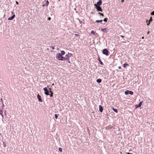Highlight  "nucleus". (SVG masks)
<instances>
[{
    "label": "nucleus",
    "mask_w": 154,
    "mask_h": 154,
    "mask_svg": "<svg viewBox=\"0 0 154 154\" xmlns=\"http://www.w3.org/2000/svg\"><path fill=\"white\" fill-rule=\"evenodd\" d=\"M56 58L57 59L59 60H63V57L59 54L57 55Z\"/></svg>",
    "instance_id": "nucleus-1"
},
{
    "label": "nucleus",
    "mask_w": 154,
    "mask_h": 154,
    "mask_svg": "<svg viewBox=\"0 0 154 154\" xmlns=\"http://www.w3.org/2000/svg\"><path fill=\"white\" fill-rule=\"evenodd\" d=\"M44 90L45 91V94L47 95H49L50 96L51 94L49 93V92L48 90L47 89V88L46 87H45L43 88Z\"/></svg>",
    "instance_id": "nucleus-2"
},
{
    "label": "nucleus",
    "mask_w": 154,
    "mask_h": 154,
    "mask_svg": "<svg viewBox=\"0 0 154 154\" xmlns=\"http://www.w3.org/2000/svg\"><path fill=\"white\" fill-rule=\"evenodd\" d=\"M94 6H95V8L97 9L98 11H102V10L101 8L99 6H98L96 4L94 5Z\"/></svg>",
    "instance_id": "nucleus-3"
},
{
    "label": "nucleus",
    "mask_w": 154,
    "mask_h": 154,
    "mask_svg": "<svg viewBox=\"0 0 154 154\" xmlns=\"http://www.w3.org/2000/svg\"><path fill=\"white\" fill-rule=\"evenodd\" d=\"M125 94L126 95H127L128 94H130L131 95H133L134 94V93L132 91L127 90L125 92Z\"/></svg>",
    "instance_id": "nucleus-4"
},
{
    "label": "nucleus",
    "mask_w": 154,
    "mask_h": 154,
    "mask_svg": "<svg viewBox=\"0 0 154 154\" xmlns=\"http://www.w3.org/2000/svg\"><path fill=\"white\" fill-rule=\"evenodd\" d=\"M103 53L106 55H108V52L107 49H104L103 51Z\"/></svg>",
    "instance_id": "nucleus-5"
},
{
    "label": "nucleus",
    "mask_w": 154,
    "mask_h": 154,
    "mask_svg": "<svg viewBox=\"0 0 154 154\" xmlns=\"http://www.w3.org/2000/svg\"><path fill=\"white\" fill-rule=\"evenodd\" d=\"M37 98L38 99L39 101L40 102H42V98L40 95L38 94L37 95Z\"/></svg>",
    "instance_id": "nucleus-6"
},
{
    "label": "nucleus",
    "mask_w": 154,
    "mask_h": 154,
    "mask_svg": "<svg viewBox=\"0 0 154 154\" xmlns=\"http://www.w3.org/2000/svg\"><path fill=\"white\" fill-rule=\"evenodd\" d=\"M48 90L49 91V93H51V95H50V97H53V93L52 92V91H51V88H48Z\"/></svg>",
    "instance_id": "nucleus-7"
},
{
    "label": "nucleus",
    "mask_w": 154,
    "mask_h": 154,
    "mask_svg": "<svg viewBox=\"0 0 154 154\" xmlns=\"http://www.w3.org/2000/svg\"><path fill=\"white\" fill-rule=\"evenodd\" d=\"M99 111L101 112H102L103 111V108L102 106L101 105H99Z\"/></svg>",
    "instance_id": "nucleus-8"
},
{
    "label": "nucleus",
    "mask_w": 154,
    "mask_h": 154,
    "mask_svg": "<svg viewBox=\"0 0 154 154\" xmlns=\"http://www.w3.org/2000/svg\"><path fill=\"white\" fill-rule=\"evenodd\" d=\"M102 1L101 0H99L98 2L97 3V5H98V6H100V5L101 4H102Z\"/></svg>",
    "instance_id": "nucleus-9"
},
{
    "label": "nucleus",
    "mask_w": 154,
    "mask_h": 154,
    "mask_svg": "<svg viewBox=\"0 0 154 154\" xmlns=\"http://www.w3.org/2000/svg\"><path fill=\"white\" fill-rule=\"evenodd\" d=\"M15 15L14 14L12 17H9L8 18V20H11L13 19L15 17Z\"/></svg>",
    "instance_id": "nucleus-10"
},
{
    "label": "nucleus",
    "mask_w": 154,
    "mask_h": 154,
    "mask_svg": "<svg viewBox=\"0 0 154 154\" xmlns=\"http://www.w3.org/2000/svg\"><path fill=\"white\" fill-rule=\"evenodd\" d=\"M112 128V126L111 125H109L108 126H107L106 127V129L108 130L109 129H110Z\"/></svg>",
    "instance_id": "nucleus-11"
},
{
    "label": "nucleus",
    "mask_w": 154,
    "mask_h": 154,
    "mask_svg": "<svg viewBox=\"0 0 154 154\" xmlns=\"http://www.w3.org/2000/svg\"><path fill=\"white\" fill-rule=\"evenodd\" d=\"M142 102H141L138 105H136V108H138L140 107L142 105Z\"/></svg>",
    "instance_id": "nucleus-12"
},
{
    "label": "nucleus",
    "mask_w": 154,
    "mask_h": 154,
    "mask_svg": "<svg viewBox=\"0 0 154 154\" xmlns=\"http://www.w3.org/2000/svg\"><path fill=\"white\" fill-rule=\"evenodd\" d=\"M97 82L98 83H100L101 82L102 80L100 79H98L96 80Z\"/></svg>",
    "instance_id": "nucleus-13"
},
{
    "label": "nucleus",
    "mask_w": 154,
    "mask_h": 154,
    "mask_svg": "<svg viewBox=\"0 0 154 154\" xmlns=\"http://www.w3.org/2000/svg\"><path fill=\"white\" fill-rule=\"evenodd\" d=\"M152 20H153L152 19V17H151L149 21V23H147V25L148 26H149L150 24V22H152Z\"/></svg>",
    "instance_id": "nucleus-14"
},
{
    "label": "nucleus",
    "mask_w": 154,
    "mask_h": 154,
    "mask_svg": "<svg viewBox=\"0 0 154 154\" xmlns=\"http://www.w3.org/2000/svg\"><path fill=\"white\" fill-rule=\"evenodd\" d=\"M69 60V63H70V61L69 59H68L67 57H63V60Z\"/></svg>",
    "instance_id": "nucleus-15"
},
{
    "label": "nucleus",
    "mask_w": 154,
    "mask_h": 154,
    "mask_svg": "<svg viewBox=\"0 0 154 154\" xmlns=\"http://www.w3.org/2000/svg\"><path fill=\"white\" fill-rule=\"evenodd\" d=\"M65 54V52L63 51H61L60 53H59L61 55H64Z\"/></svg>",
    "instance_id": "nucleus-16"
},
{
    "label": "nucleus",
    "mask_w": 154,
    "mask_h": 154,
    "mask_svg": "<svg viewBox=\"0 0 154 154\" xmlns=\"http://www.w3.org/2000/svg\"><path fill=\"white\" fill-rule=\"evenodd\" d=\"M3 111H2V109H0V115H1L2 117H4L3 116Z\"/></svg>",
    "instance_id": "nucleus-17"
},
{
    "label": "nucleus",
    "mask_w": 154,
    "mask_h": 154,
    "mask_svg": "<svg viewBox=\"0 0 154 154\" xmlns=\"http://www.w3.org/2000/svg\"><path fill=\"white\" fill-rule=\"evenodd\" d=\"M112 109L113 110V111L115 112L116 113L118 112V110L116 109H115L114 108H112Z\"/></svg>",
    "instance_id": "nucleus-18"
},
{
    "label": "nucleus",
    "mask_w": 154,
    "mask_h": 154,
    "mask_svg": "<svg viewBox=\"0 0 154 154\" xmlns=\"http://www.w3.org/2000/svg\"><path fill=\"white\" fill-rule=\"evenodd\" d=\"M106 29H107L106 28H104V29H101V30L102 31H103V32H106Z\"/></svg>",
    "instance_id": "nucleus-19"
},
{
    "label": "nucleus",
    "mask_w": 154,
    "mask_h": 154,
    "mask_svg": "<svg viewBox=\"0 0 154 154\" xmlns=\"http://www.w3.org/2000/svg\"><path fill=\"white\" fill-rule=\"evenodd\" d=\"M123 66L124 67V68H125V66H129V65L128 64H127V63H124L123 64Z\"/></svg>",
    "instance_id": "nucleus-20"
},
{
    "label": "nucleus",
    "mask_w": 154,
    "mask_h": 154,
    "mask_svg": "<svg viewBox=\"0 0 154 154\" xmlns=\"http://www.w3.org/2000/svg\"><path fill=\"white\" fill-rule=\"evenodd\" d=\"M103 21V20H97L96 21V22H97V23H99V22H102Z\"/></svg>",
    "instance_id": "nucleus-21"
},
{
    "label": "nucleus",
    "mask_w": 154,
    "mask_h": 154,
    "mask_svg": "<svg viewBox=\"0 0 154 154\" xmlns=\"http://www.w3.org/2000/svg\"><path fill=\"white\" fill-rule=\"evenodd\" d=\"M91 33L93 35H94L95 34V32L94 31L92 30L91 31Z\"/></svg>",
    "instance_id": "nucleus-22"
},
{
    "label": "nucleus",
    "mask_w": 154,
    "mask_h": 154,
    "mask_svg": "<svg viewBox=\"0 0 154 154\" xmlns=\"http://www.w3.org/2000/svg\"><path fill=\"white\" fill-rule=\"evenodd\" d=\"M69 55L68 54H66V56H65V57H67L68 59H69Z\"/></svg>",
    "instance_id": "nucleus-23"
},
{
    "label": "nucleus",
    "mask_w": 154,
    "mask_h": 154,
    "mask_svg": "<svg viewBox=\"0 0 154 154\" xmlns=\"http://www.w3.org/2000/svg\"><path fill=\"white\" fill-rule=\"evenodd\" d=\"M75 35L76 36H78L79 35V34L78 32L76 34H75Z\"/></svg>",
    "instance_id": "nucleus-24"
},
{
    "label": "nucleus",
    "mask_w": 154,
    "mask_h": 154,
    "mask_svg": "<svg viewBox=\"0 0 154 154\" xmlns=\"http://www.w3.org/2000/svg\"><path fill=\"white\" fill-rule=\"evenodd\" d=\"M98 14H100L101 16H103V17L104 16V15H103V13H100V12H99L98 13Z\"/></svg>",
    "instance_id": "nucleus-25"
},
{
    "label": "nucleus",
    "mask_w": 154,
    "mask_h": 154,
    "mask_svg": "<svg viewBox=\"0 0 154 154\" xmlns=\"http://www.w3.org/2000/svg\"><path fill=\"white\" fill-rule=\"evenodd\" d=\"M48 4H49V2H48V1H46V5L47 6L48 5Z\"/></svg>",
    "instance_id": "nucleus-26"
},
{
    "label": "nucleus",
    "mask_w": 154,
    "mask_h": 154,
    "mask_svg": "<svg viewBox=\"0 0 154 154\" xmlns=\"http://www.w3.org/2000/svg\"><path fill=\"white\" fill-rule=\"evenodd\" d=\"M59 150L60 152H62V148H59Z\"/></svg>",
    "instance_id": "nucleus-27"
},
{
    "label": "nucleus",
    "mask_w": 154,
    "mask_h": 154,
    "mask_svg": "<svg viewBox=\"0 0 154 154\" xmlns=\"http://www.w3.org/2000/svg\"><path fill=\"white\" fill-rule=\"evenodd\" d=\"M107 18H105L103 20V21H105L106 22H107Z\"/></svg>",
    "instance_id": "nucleus-28"
},
{
    "label": "nucleus",
    "mask_w": 154,
    "mask_h": 154,
    "mask_svg": "<svg viewBox=\"0 0 154 154\" xmlns=\"http://www.w3.org/2000/svg\"><path fill=\"white\" fill-rule=\"evenodd\" d=\"M52 49H54V46H51L50 47Z\"/></svg>",
    "instance_id": "nucleus-29"
},
{
    "label": "nucleus",
    "mask_w": 154,
    "mask_h": 154,
    "mask_svg": "<svg viewBox=\"0 0 154 154\" xmlns=\"http://www.w3.org/2000/svg\"><path fill=\"white\" fill-rule=\"evenodd\" d=\"M55 118L56 119H57V114H55Z\"/></svg>",
    "instance_id": "nucleus-30"
},
{
    "label": "nucleus",
    "mask_w": 154,
    "mask_h": 154,
    "mask_svg": "<svg viewBox=\"0 0 154 154\" xmlns=\"http://www.w3.org/2000/svg\"><path fill=\"white\" fill-rule=\"evenodd\" d=\"M151 15H154V11L151 13Z\"/></svg>",
    "instance_id": "nucleus-31"
},
{
    "label": "nucleus",
    "mask_w": 154,
    "mask_h": 154,
    "mask_svg": "<svg viewBox=\"0 0 154 154\" xmlns=\"http://www.w3.org/2000/svg\"><path fill=\"white\" fill-rule=\"evenodd\" d=\"M51 18L50 17H49L48 18V20H51Z\"/></svg>",
    "instance_id": "nucleus-32"
},
{
    "label": "nucleus",
    "mask_w": 154,
    "mask_h": 154,
    "mask_svg": "<svg viewBox=\"0 0 154 154\" xmlns=\"http://www.w3.org/2000/svg\"><path fill=\"white\" fill-rule=\"evenodd\" d=\"M100 64L101 65H103V63L101 61V60H100Z\"/></svg>",
    "instance_id": "nucleus-33"
},
{
    "label": "nucleus",
    "mask_w": 154,
    "mask_h": 154,
    "mask_svg": "<svg viewBox=\"0 0 154 154\" xmlns=\"http://www.w3.org/2000/svg\"><path fill=\"white\" fill-rule=\"evenodd\" d=\"M124 2V0H122L121 1V2H122V3L123 2Z\"/></svg>",
    "instance_id": "nucleus-34"
},
{
    "label": "nucleus",
    "mask_w": 154,
    "mask_h": 154,
    "mask_svg": "<svg viewBox=\"0 0 154 154\" xmlns=\"http://www.w3.org/2000/svg\"><path fill=\"white\" fill-rule=\"evenodd\" d=\"M127 154H133L131 153H130L129 152H128V153H127Z\"/></svg>",
    "instance_id": "nucleus-35"
},
{
    "label": "nucleus",
    "mask_w": 154,
    "mask_h": 154,
    "mask_svg": "<svg viewBox=\"0 0 154 154\" xmlns=\"http://www.w3.org/2000/svg\"><path fill=\"white\" fill-rule=\"evenodd\" d=\"M16 3L17 4V5H18L19 4L18 2L17 1L16 2Z\"/></svg>",
    "instance_id": "nucleus-36"
},
{
    "label": "nucleus",
    "mask_w": 154,
    "mask_h": 154,
    "mask_svg": "<svg viewBox=\"0 0 154 154\" xmlns=\"http://www.w3.org/2000/svg\"><path fill=\"white\" fill-rule=\"evenodd\" d=\"M4 113H5V115H6V111H5V112H4Z\"/></svg>",
    "instance_id": "nucleus-37"
},
{
    "label": "nucleus",
    "mask_w": 154,
    "mask_h": 154,
    "mask_svg": "<svg viewBox=\"0 0 154 154\" xmlns=\"http://www.w3.org/2000/svg\"><path fill=\"white\" fill-rule=\"evenodd\" d=\"M5 106L4 105L3 103L2 107H4Z\"/></svg>",
    "instance_id": "nucleus-38"
},
{
    "label": "nucleus",
    "mask_w": 154,
    "mask_h": 154,
    "mask_svg": "<svg viewBox=\"0 0 154 154\" xmlns=\"http://www.w3.org/2000/svg\"><path fill=\"white\" fill-rule=\"evenodd\" d=\"M150 33V31H149V32H148L147 34H149Z\"/></svg>",
    "instance_id": "nucleus-39"
},
{
    "label": "nucleus",
    "mask_w": 154,
    "mask_h": 154,
    "mask_svg": "<svg viewBox=\"0 0 154 154\" xmlns=\"http://www.w3.org/2000/svg\"><path fill=\"white\" fill-rule=\"evenodd\" d=\"M121 37H122V38H124V36H122V35H121Z\"/></svg>",
    "instance_id": "nucleus-40"
},
{
    "label": "nucleus",
    "mask_w": 154,
    "mask_h": 154,
    "mask_svg": "<svg viewBox=\"0 0 154 154\" xmlns=\"http://www.w3.org/2000/svg\"><path fill=\"white\" fill-rule=\"evenodd\" d=\"M144 38V37H142V39H143Z\"/></svg>",
    "instance_id": "nucleus-41"
},
{
    "label": "nucleus",
    "mask_w": 154,
    "mask_h": 154,
    "mask_svg": "<svg viewBox=\"0 0 154 154\" xmlns=\"http://www.w3.org/2000/svg\"><path fill=\"white\" fill-rule=\"evenodd\" d=\"M121 68V67L120 66H119V69H120Z\"/></svg>",
    "instance_id": "nucleus-42"
}]
</instances>
